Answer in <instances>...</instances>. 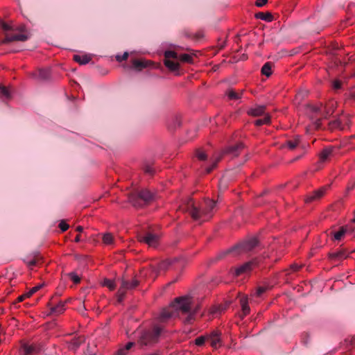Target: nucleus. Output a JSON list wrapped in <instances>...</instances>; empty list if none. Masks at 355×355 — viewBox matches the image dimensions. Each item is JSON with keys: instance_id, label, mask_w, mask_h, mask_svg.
<instances>
[{"instance_id": "f257e3e1", "label": "nucleus", "mask_w": 355, "mask_h": 355, "mask_svg": "<svg viewBox=\"0 0 355 355\" xmlns=\"http://www.w3.org/2000/svg\"><path fill=\"white\" fill-rule=\"evenodd\" d=\"M216 205V201L205 199L204 205L199 207L196 205L193 198H189L180 206V209L188 212L194 220L202 223L212 217Z\"/></svg>"}, {"instance_id": "f03ea898", "label": "nucleus", "mask_w": 355, "mask_h": 355, "mask_svg": "<svg viewBox=\"0 0 355 355\" xmlns=\"http://www.w3.org/2000/svg\"><path fill=\"white\" fill-rule=\"evenodd\" d=\"M258 240L256 237L250 238L248 240L236 245L235 246L220 252L218 254V259H220L227 254H231L233 257H237L252 250L257 245Z\"/></svg>"}, {"instance_id": "7ed1b4c3", "label": "nucleus", "mask_w": 355, "mask_h": 355, "mask_svg": "<svg viewBox=\"0 0 355 355\" xmlns=\"http://www.w3.org/2000/svg\"><path fill=\"white\" fill-rule=\"evenodd\" d=\"M162 331V327L154 326L152 329L146 330L141 334L138 343L141 346H151L159 341Z\"/></svg>"}, {"instance_id": "20e7f679", "label": "nucleus", "mask_w": 355, "mask_h": 355, "mask_svg": "<svg viewBox=\"0 0 355 355\" xmlns=\"http://www.w3.org/2000/svg\"><path fill=\"white\" fill-rule=\"evenodd\" d=\"M154 199V194L148 189H142L137 193L130 194L129 202L135 207H141Z\"/></svg>"}, {"instance_id": "39448f33", "label": "nucleus", "mask_w": 355, "mask_h": 355, "mask_svg": "<svg viewBox=\"0 0 355 355\" xmlns=\"http://www.w3.org/2000/svg\"><path fill=\"white\" fill-rule=\"evenodd\" d=\"M244 145L243 143H239L235 145H231L225 148L223 151L221 155L217 157L211 166L206 168L207 173H210L217 165L218 162L220 160L223 155H229L231 157H237L241 151L243 149Z\"/></svg>"}, {"instance_id": "423d86ee", "label": "nucleus", "mask_w": 355, "mask_h": 355, "mask_svg": "<svg viewBox=\"0 0 355 355\" xmlns=\"http://www.w3.org/2000/svg\"><path fill=\"white\" fill-rule=\"evenodd\" d=\"M191 304L192 299L189 296L177 297L171 303L174 310H175L178 314L179 312H182V313H189L191 311Z\"/></svg>"}, {"instance_id": "0eeeda50", "label": "nucleus", "mask_w": 355, "mask_h": 355, "mask_svg": "<svg viewBox=\"0 0 355 355\" xmlns=\"http://www.w3.org/2000/svg\"><path fill=\"white\" fill-rule=\"evenodd\" d=\"M322 105H308L306 107V114L311 118V120H315L314 126L315 129L320 128L321 119L323 118Z\"/></svg>"}, {"instance_id": "6e6552de", "label": "nucleus", "mask_w": 355, "mask_h": 355, "mask_svg": "<svg viewBox=\"0 0 355 355\" xmlns=\"http://www.w3.org/2000/svg\"><path fill=\"white\" fill-rule=\"evenodd\" d=\"M139 284V281L135 277L130 281L122 278L121 285L117 291L118 302H121L125 297L126 291L135 288Z\"/></svg>"}, {"instance_id": "1a4fd4ad", "label": "nucleus", "mask_w": 355, "mask_h": 355, "mask_svg": "<svg viewBox=\"0 0 355 355\" xmlns=\"http://www.w3.org/2000/svg\"><path fill=\"white\" fill-rule=\"evenodd\" d=\"M180 261H183V259L182 258H175L173 259H166L165 261L160 262L158 264L157 267L152 266L150 267V269H151V272L153 275V278L155 279L159 271L168 270L173 263H175L176 262H179Z\"/></svg>"}, {"instance_id": "9d476101", "label": "nucleus", "mask_w": 355, "mask_h": 355, "mask_svg": "<svg viewBox=\"0 0 355 355\" xmlns=\"http://www.w3.org/2000/svg\"><path fill=\"white\" fill-rule=\"evenodd\" d=\"M257 263L258 262L256 259L250 261L236 268L231 269V272H232L235 277L240 276L244 273L250 272Z\"/></svg>"}, {"instance_id": "9b49d317", "label": "nucleus", "mask_w": 355, "mask_h": 355, "mask_svg": "<svg viewBox=\"0 0 355 355\" xmlns=\"http://www.w3.org/2000/svg\"><path fill=\"white\" fill-rule=\"evenodd\" d=\"M141 243L147 244L149 247L155 248L158 245L159 236L157 234L152 232H146L139 237Z\"/></svg>"}, {"instance_id": "f8f14e48", "label": "nucleus", "mask_w": 355, "mask_h": 355, "mask_svg": "<svg viewBox=\"0 0 355 355\" xmlns=\"http://www.w3.org/2000/svg\"><path fill=\"white\" fill-rule=\"evenodd\" d=\"M329 186L322 187L313 192L308 194L304 199L306 203H311L312 202L320 200L326 193Z\"/></svg>"}, {"instance_id": "ddd939ff", "label": "nucleus", "mask_w": 355, "mask_h": 355, "mask_svg": "<svg viewBox=\"0 0 355 355\" xmlns=\"http://www.w3.org/2000/svg\"><path fill=\"white\" fill-rule=\"evenodd\" d=\"M178 316V312L174 310L173 307L171 304L168 307L164 309L159 316V320L161 322H164L170 318H174Z\"/></svg>"}, {"instance_id": "4468645a", "label": "nucleus", "mask_w": 355, "mask_h": 355, "mask_svg": "<svg viewBox=\"0 0 355 355\" xmlns=\"http://www.w3.org/2000/svg\"><path fill=\"white\" fill-rule=\"evenodd\" d=\"M336 148L333 146H328L322 150L319 154V163H324L329 160L333 156Z\"/></svg>"}, {"instance_id": "2eb2a0df", "label": "nucleus", "mask_w": 355, "mask_h": 355, "mask_svg": "<svg viewBox=\"0 0 355 355\" xmlns=\"http://www.w3.org/2000/svg\"><path fill=\"white\" fill-rule=\"evenodd\" d=\"M348 255L349 253L345 249H340L336 252L329 253L328 257L332 261H340L347 258Z\"/></svg>"}, {"instance_id": "dca6fc26", "label": "nucleus", "mask_w": 355, "mask_h": 355, "mask_svg": "<svg viewBox=\"0 0 355 355\" xmlns=\"http://www.w3.org/2000/svg\"><path fill=\"white\" fill-rule=\"evenodd\" d=\"M40 259V253L35 252L24 258V261L30 269H33V268L37 264Z\"/></svg>"}, {"instance_id": "f3484780", "label": "nucleus", "mask_w": 355, "mask_h": 355, "mask_svg": "<svg viewBox=\"0 0 355 355\" xmlns=\"http://www.w3.org/2000/svg\"><path fill=\"white\" fill-rule=\"evenodd\" d=\"M28 36L24 33H15L11 35H7L6 38L2 42L3 44L14 42V41H21L24 42L27 40Z\"/></svg>"}, {"instance_id": "a211bd4d", "label": "nucleus", "mask_w": 355, "mask_h": 355, "mask_svg": "<svg viewBox=\"0 0 355 355\" xmlns=\"http://www.w3.org/2000/svg\"><path fill=\"white\" fill-rule=\"evenodd\" d=\"M336 107V102L334 100L329 101L325 105H322V110L323 118H327L331 115Z\"/></svg>"}, {"instance_id": "6ab92c4d", "label": "nucleus", "mask_w": 355, "mask_h": 355, "mask_svg": "<svg viewBox=\"0 0 355 355\" xmlns=\"http://www.w3.org/2000/svg\"><path fill=\"white\" fill-rule=\"evenodd\" d=\"M207 340L210 341L211 347L216 349L220 345V334L217 331H214L207 335Z\"/></svg>"}, {"instance_id": "aec40b11", "label": "nucleus", "mask_w": 355, "mask_h": 355, "mask_svg": "<svg viewBox=\"0 0 355 355\" xmlns=\"http://www.w3.org/2000/svg\"><path fill=\"white\" fill-rule=\"evenodd\" d=\"M347 232V227H340L338 230H334L330 232V235L332 236L334 241H341Z\"/></svg>"}, {"instance_id": "412c9836", "label": "nucleus", "mask_w": 355, "mask_h": 355, "mask_svg": "<svg viewBox=\"0 0 355 355\" xmlns=\"http://www.w3.org/2000/svg\"><path fill=\"white\" fill-rule=\"evenodd\" d=\"M266 106L257 105L254 107L250 108L247 113L248 115L253 116H259L265 114Z\"/></svg>"}, {"instance_id": "4be33fe9", "label": "nucleus", "mask_w": 355, "mask_h": 355, "mask_svg": "<svg viewBox=\"0 0 355 355\" xmlns=\"http://www.w3.org/2000/svg\"><path fill=\"white\" fill-rule=\"evenodd\" d=\"M21 349L24 355H33L39 352V349L34 345L24 343L21 345Z\"/></svg>"}, {"instance_id": "5701e85b", "label": "nucleus", "mask_w": 355, "mask_h": 355, "mask_svg": "<svg viewBox=\"0 0 355 355\" xmlns=\"http://www.w3.org/2000/svg\"><path fill=\"white\" fill-rule=\"evenodd\" d=\"M65 302L60 301L57 305L50 308L51 312L56 315L62 313L65 310Z\"/></svg>"}, {"instance_id": "b1692460", "label": "nucleus", "mask_w": 355, "mask_h": 355, "mask_svg": "<svg viewBox=\"0 0 355 355\" xmlns=\"http://www.w3.org/2000/svg\"><path fill=\"white\" fill-rule=\"evenodd\" d=\"M92 60V58L89 55H74L73 60L80 64H86L89 63Z\"/></svg>"}, {"instance_id": "393cba45", "label": "nucleus", "mask_w": 355, "mask_h": 355, "mask_svg": "<svg viewBox=\"0 0 355 355\" xmlns=\"http://www.w3.org/2000/svg\"><path fill=\"white\" fill-rule=\"evenodd\" d=\"M300 144V139L298 137L293 139L288 140L282 144V148H287L289 150H294Z\"/></svg>"}, {"instance_id": "a878e982", "label": "nucleus", "mask_w": 355, "mask_h": 355, "mask_svg": "<svg viewBox=\"0 0 355 355\" xmlns=\"http://www.w3.org/2000/svg\"><path fill=\"white\" fill-rule=\"evenodd\" d=\"M328 128L331 131H334V130H344L345 129V126L342 123V122H341V121L340 119H336V120H334L332 121H330L328 123Z\"/></svg>"}, {"instance_id": "bb28decb", "label": "nucleus", "mask_w": 355, "mask_h": 355, "mask_svg": "<svg viewBox=\"0 0 355 355\" xmlns=\"http://www.w3.org/2000/svg\"><path fill=\"white\" fill-rule=\"evenodd\" d=\"M149 62L144 60H133L132 67L137 70H141L148 66Z\"/></svg>"}, {"instance_id": "cd10ccee", "label": "nucleus", "mask_w": 355, "mask_h": 355, "mask_svg": "<svg viewBox=\"0 0 355 355\" xmlns=\"http://www.w3.org/2000/svg\"><path fill=\"white\" fill-rule=\"evenodd\" d=\"M240 304L243 311V317H244L249 314L250 310L247 297H243L240 300Z\"/></svg>"}, {"instance_id": "c85d7f7f", "label": "nucleus", "mask_w": 355, "mask_h": 355, "mask_svg": "<svg viewBox=\"0 0 355 355\" xmlns=\"http://www.w3.org/2000/svg\"><path fill=\"white\" fill-rule=\"evenodd\" d=\"M51 73L49 69H40L37 73V78L40 80H46L50 78Z\"/></svg>"}, {"instance_id": "c756f323", "label": "nucleus", "mask_w": 355, "mask_h": 355, "mask_svg": "<svg viewBox=\"0 0 355 355\" xmlns=\"http://www.w3.org/2000/svg\"><path fill=\"white\" fill-rule=\"evenodd\" d=\"M164 64L171 71H178L180 67V64L178 62L172 61L171 60H165Z\"/></svg>"}, {"instance_id": "7c9ffc66", "label": "nucleus", "mask_w": 355, "mask_h": 355, "mask_svg": "<svg viewBox=\"0 0 355 355\" xmlns=\"http://www.w3.org/2000/svg\"><path fill=\"white\" fill-rule=\"evenodd\" d=\"M243 90H241L239 93L236 92L233 89H229L226 94L229 99L230 100H238L241 98V96L243 94Z\"/></svg>"}, {"instance_id": "2f4dec72", "label": "nucleus", "mask_w": 355, "mask_h": 355, "mask_svg": "<svg viewBox=\"0 0 355 355\" xmlns=\"http://www.w3.org/2000/svg\"><path fill=\"white\" fill-rule=\"evenodd\" d=\"M255 17L266 21H271L272 20V16L270 12H258L255 15Z\"/></svg>"}, {"instance_id": "473e14b6", "label": "nucleus", "mask_w": 355, "mask_h": 355, "mask_svg": "<svg viewBox=\"0 0 355 355\" xmlns=\"http://www.w3.org/2000/svg\"><path fill=\"white\" fill-rule=\"evenodd\" d=\"M103 242L105 245H114V239L112 234L105 233L103 236Z\"/></svg>"}, {"instance_id": "72a5a7b5", "label": "nucleus", "mask_w": 355, "mask_h": 355, "mask_svg": "<svg viewBox=\"0 0 355 355\" xmlns=\"http://www.w3.org/2000/svg\"><path fill=\"white\" fill-rule=\"evenodd\" d=\"M270 123V116L266 114L263 119H257L254 121L257 126H261L264 124H269Z\"/></svg>"}, {"instance_id": "f704fd0d", "label": "nucleus", "mask_w": 355, "mask_h": 355, "mask_svg": "<svg viewBox=\"0 0 355 355\" xmlns=\"http://www.w3.org/2000/svg\"><path fill=\"white\" fill-rule=\"evenodd\" d=\"M261 73L267 77L272 74L271 63L266 62L261 68Z\"/></svg>"}, {"instance_id": "c9c22d12", "label": "nucleus", "mask_w": 355, "mask_h": 355, "mask_svg": "<svg viewBox=\"0 0 355 355\" xmlns=\"http://www.w3.org/2000/svg\"><path fill=\"white\" fill-rule=\"evenodd\" d=\"M134 345L135 343L133 342L128 343L124 348L120 349L117 351L116 355H125L127 351H128Z\"/></svg>"}, {"instance_id": "e433bc0d", "label": "nucleus", "mask_w": 355, "mask_h": 355, "mask_svg": "<svg viewBox=\"0 0 355 355\" xmlns=\"http://www.w3.org/2000/svg\"><path fill=\"white\" fill-rule=\"evenodd\" d=\"M179 60L183 62L186 63H192L193 62V57L191 55L184 53L181 54L179 56Z\"/></svg>"}, {"instance_id": "4c0bfd02", "label": "nucleus", "mask_w": 355, "mask_h": 355, "mask_svg": "<svg viewBox=\"0 0 355 355\" xmlns=\"http://www.w3.org/2000/svg\"><path fill=\"white\" fill-rule=\"evenodd\" d=\"M179 56L180 55L173 51H166L164 53L165 60H170L171 58L179 60Z\"/></svg>"}, {"instance_id": "58836bf2", "label": "nucleus", "mask_w": 355, "mask_h": 355, "mask_svg": "<svg viewBox=\"0 0 355 355\" xmlns=\"http://www.w3.org/2000/svg\"><path fill=\"white\" fill-rule=\"evenodd\" d=\"M0 96L3 97L6 99H9L10 98V93L8 89L2 85H0Z\"/></svg>"}, {"instance_id": "ea45409f", "label": "nucleus", "mask_w": 355, "mask_h": 355, "mask_svg": "<svg viewBox=\"0 0 355 355\" xmlns=\"http://www.w3.org/2000/svg\"><path fill=\"white\" fill-rule=\"evenodd\" d=\"M199 309L200 306L198 305L193 309L192 312H191L189 315L187 317L185 320L186 323H190L194 319V314H196L198 311Z\"/></svg>"}, {"instance_id": "a19ab883", "label": "nucleus", "mask_w": 355, "mask_h": 355, "mask_svg": "<svg viewBox=\"0 0 355 355\" xmlns=\"http://www.w3.org/2000/svg\"><path fill=\"white\" fill-rule=\"evenodd\" d=\"M103 285L108 287L110 290L113 291L116 288V284L113 280L105 279L103 281Z\"/></svg>"}, {"instance_id": "79ce46f5", "label": "nucleus", "mask_w": 355, "mask_h": 355, "mask_svg": "<svg viewBox=\"0 0 355 355\" xmlns=\"http://www.w3.org/2000/svg\"><path fill=\"white\" fill-rule=\"evenodd\" d=\"M68 275L74 284H78L80 282V278L76 272H70Z\"/></svg>"}, {"instance_id": "37998d69", "label": "nucleus", "mask_w": 355, "mask_h": 355, "mask_svg": "<svg viewBox=\"0 0 355 355\" xmlns=\"http://www.w3.org/2000/svg\"><path fill=\"white\" fill-rule=\"evenodd\" d=\"M206 340H207V336H202L198 337L195 340V344L198 346H201L205 343Z\"/></svg>"}, {"instance_id": "c03bdc74", "label": "nucleus", "mask_w": 355, "mask_h": 355, "mask_svg": "<svg viewBox=\"0 0 355 355\" xmlns=\"http://www.w3.org/2000/svg\"><path fill=\"white\" fill-rule=\"evenodd\" d=\"M42 287L41 285H39V286H36L33 288H32L28 292H27L26 293V295L27 297H31L32 295H33L35 293H36L37 291H38L40 288Z\"/></svg>"}, {"instance_id": "a18cd8bd", "label": "nucleus", "mask_w": 355, "mask_h": 355, "mask_svg": "<svg viewBox=\"0 0 355 355\" xmlns=\"http://www.w3.org/2000/svg\"><path fill=\"white\" fill-rule=\"evenodd\" d=\"M196 157L199 160H205L207 159V155L202 150H198L196 154Z\"/></svg>"}, {"instance_id": "49530a36", "label": "nucleus", "mask_w": 355, "mask_h": 355, "mask_svg": "<svg viewBox=\"0 0 355 355\" xmlns=\"http://www.w3.org/2000/svg\"><path fill=\"white\" fill-rule=\"evenodd\" d=\"M58 227L62 232H65L68 230L69 225L64 220H61L59 223Z\"/></svg>"}, {"instance_id": "de8ad7c7", "label": "nucleus", "mask_w": 355, "mask_h": 355, "mask_svg": "<svg viewBox=\"0 0 355 355\" xmlns=\"http://www.w3.org/2000/svg\"><path fill=\"white\" fill-rule=\"evenodd\" d=\"M144 172L147 174L153 175L154 173L153 168L148 164H146L144 166Z\"/></svg>"}, {"instance_id": "09e8293b", "label": "nucleus", "mask_w": 355, "mask_h": 355, "mask_svg": "<svg viewBox=\"0 0 355 355\" xmlns=\"http://www.w3.org/2000/svg\"><path fill=\"white\" fill-rule=\"evenodd\" d=\"M128 57V53L127 52H125L122 55H117L116 57V58L117 61L121 62V61L127 60Z\"/></svg>"}, {"instance_id": "8fccbe9b", "label": "nucleus", "mask_w": 355, "mask_h": 355, "mask_svg": "<svg viewBox=\"0 0 355 355\" xmlns=\"http://www.w3.org/2000/svg\"><path fill=\"white\" fill-rule=\"evenodd\" d=\"M302 265H299L297 263H293L290 266V268L294 271V272H296V271H298L301 268H302Z\"/></svg>"}, {"instance_id": "3c124183", "label": "nucleus", "mask_w": 355, "mask_h": 355, "mask_svg": "<svg viewBox=\"0 0 355 355\" xmlns=\"http://www.w3.org/2000/svg\"><path fill=\"white\" fill-rule=\"evenodd\" d=\"M341 82L340 80H336L333 83V87L334 89H339L341 88Z\"/></svg>"}, {"instance_id": "603ef678", "label": "nucleus", "mask_w": 355, "mask_h": 355, "mask_svg": "<svg viewBox=\"0 0 355 355\" xmlns=\"http://www.w3.org/2000/svg\"><path fill=\"white\" fill-rule=\"evenodd\" d=\"M267 2H268V0H257L255 2V5L257 7H262L264 5H266Z\"/></svg>"}, {"instance_id": "864d4df0", "label": "nucleus", "mask_w": 355, "mask_h": 355, "mask_svg": "<svg viewBox=\"0 0 355 355\" xmlns=\"http://www.w3.org/2000/svg\"><path fill=\"white\" fill-rule=\"evenodd\" d=\"M355 187V180L352 181V182H349L346 188L347 192L350 191Z\"/></svg>"}, {"instance_id": "5fc2aeb1", "label": "nucleus", "mask_w": 355, "mask_h": 355, "mask_svg": "<svg viewBox=\"0 0 355 355\" xmlns=\"http://www.w3.org/2000/svg\"><path fill=\"white\" fill-rule=\"evenodd\" d=\"M203 33L202 31H198L196 34H193V39L194 40H199L203 37Z\"/></svg>"}, {"instance_id": "6e6d98bb", "label": "nucleus", "mask_w": 355, "mask_h": 355, "mask_svg": "<svg viewBox=\"0 0 355 355\" xmlns=\"http://www.w3.org/2000/svg\"><path fill=\"white\" fill-rule=\"evenodd\" d=\"M266 288L265 287H259L257 291V295L260 296L266 291Z\"/></svg>"}, {"instance_id": "4d7b16f0", "label": "nucleus", "mask_w": 355, "mask_h": 355, "mask_svg": "<svg viewBox=\"0 0 355 355\" xmlns=\"http://www.w3.org/2000/svg\"><path fill=\"white\" fill-rule=\"evenodd\" d=\"M1 26L4 31H9L10 29V26L5 22L1 23Z\"/></svg>"}, {"instance_id": "13d9d810", "label": "nucleus", "mask_w": 355, "mask_h": 355, "mask_svg": "<svg viewBox=\"0 0 355 355\" xmlns=\"http://www.w3.org/2000/svg\"><path fill=\"white\" fill-rule=\"evenodd\" d=\"M183 34H184V35L185 37H188V38H191V39H193V34L189 33V31H184L183 32Z\"/></svg>"}, {"instance_id": "bf43d9fd", "label": "nucleus", "mask_w": 355, "mask_h": 355, "mask_svg": "<svg viewBox=\"0 0 355 355\" xmlns=\"http://www.w3.org/2000/svg\"><path fill=\"white\" fill-rule=\"evenodd\" d=\"M81 340H74L72 342V344L74 345V347L77 348L81 343Z\"/></svg>"}, {"instance_id": "052dcab7", "label": "nucleus", "mask_w": 355, "mask_h": 355, "mask_svg": "<svg viewBox=\"0 0 355 355\" xmlns=\"http://www.w3.org/2000/svg\"><path fill=\"white\" fill-rule=\"evenodd\" d=\"M25 297H26V293H25V294H24V295H21L19 296V297H17V301L18 302H22V301L25 299Z\"/></svg>"}, {"instance_id": "680f3d73", "label": "nucleus", "mask_w": 355, "mask_h": 355, "mask_svg": "<svg viewBox=\"0 0 355 355\" xmlns=\"http://www.w3.org/2000/svg\"><path fill=\"white\" fill-rule=\"evenodd\" d=\"M83 227L82 226H78V227H76V231H77V232H83Z\"/></svg>"}, {"instance_id": "e2e57ef3", "label": "nucleus", "mask_w": 355, "mask_h": 355, "mask_svg": "<svg viewBox=\"0 0 355 355\" xmlns=\"http://www.w3.org/2000/svg\"><path fill=\"white\" fill-rule=\"evenodd\" d=\"M74 241H75V242H76V243L80 242V235H77V236H76V238H75V240H74Z\"/></svg>"}, {"instance_id": "0e129e2a", "label": "nucleus", "mask_w": 355, "mask_h": 355, "mask_svg": "<svg viewBox=\"0 0 355 355\" xmlns=\"http://www.w3.org/2000/svg\"><path fill=\"white\" fill-rule=\"evenodd\" d=\"M351 96L352 98L355 99V90L354 92H352Z\"/></svg>"}, {"instance_id": "69168bd1", "label": "nucleus", "mask_w": 355, "mask_h": 355, "mask_svg": "<svg viewBox=\"0 0 355 355\" xmlns=\"http://www.w3.org/2000/svg\"><path fill=\"white\" fill-rule=\"evenodd\" d=\"M346 125L349 126V119L347 118H346Z\"/></svg>"}]
</instances>
